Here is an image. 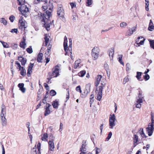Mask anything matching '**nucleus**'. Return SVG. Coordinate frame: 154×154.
<instances>
[{
    "label": "nucleus",
    "instance_id": "obj_1",
    "mask_svg": "<svg viewBox=\"0 0 154 154\" xmlns=\"http://www.w3.org/2000/svg\"><path fill=\"white\" fill-rule=\"evenodd\" d=\"M101 75H98L96 77V81L95 83L96 87V97L97 99L100 101L102 98V93L103 89L105 87L106 83V80L104 79H102Z\"/></svg>",
    "mask_w": 154,
    "mask_h": 154
},
{
    "label": "nucleus",
    "instance_id": "obj_2",
    "mask_svg": "<svg viewBox=\"0 0 154 154\" xmlns=\"http://www.w3.org/2000/svg\"><path fill=\"white\" fill-rule=\"evenodd\" d=\"M51 15V12L48 11H47L44 14V17L45 19L43 18L42 20V22H44V26L45 27L47 31L50 29L51 22L48 20Z\"/></svg>",
    "mask_w": 154,
    "mask_h": 154
},
{
    "label": "nucleus",
    "instance_id": "obj_3",
    "mask_svg": "<svg viewBox=\"0 0 154 154\" xmlns=\"http://www.w3.org/2000/svg\"><path fill=\"white\" fill-rule=\"evenodd\" d=\"M151 123H149L148 127L146 128V131L149 136H151L153 132L154 126V113H151Z\"/></svg>",
    "mask_w": 154,
    "mask_h": 154
},
{
    "label": "nucleus",
    "instance_id": "obj_4",
    "mask_svg": "<svg viewBox=\"0 0 154 154\" xmlns=\"http://www.w3.org/2000/svg\"><path fill=\"white\" fill-rule=\"evenodd\" d=\"M60 64H58L55 66L52 69V73L49 72L48 74L51 75L53 78L57 77L59 75V71L60 69Z\"/></svg>",
    "mask_w": 154,
    "mask_h": 154
},
{
    "label": "nucleus",
    "instance_id": "obj_5",
    "mask_svg": "<svg viewBox=\"0 0 154 154\" xmlns=\"http://www.w3.org/2000/svg\"><path fill=\"white\" fill-rule=\"evenodd\" d=\"M18 9L23 15L26 17H27V14L29 11V8L26 5H21V6L19 7Z\"/></svg>",
    "mask_w": 154,
    "mask_h": 154
},
{
    "label": "nucleus",
    "instance_id": "obj_6",
    "mask_svg": "<svg viewBox=\"0 0 154 154\" xmlns=\"http://www.w3.org/2000/svg\"><path fill=\"white\" fill-rule=\"evenodd\" d=\"M19 28L20 29L24 30L27 27V23L23 20V17H21L19 19Z\"/></svg>",
    "mask_w": 154,
    "mask_h": 154
},
{
    "label": "nucleus",
    "instance_id": "obj_7",
    "mask_svg": "<svg viewBox=\"0 0 154 154\" xmlns=\"http://www.w3.org/2000/svg\"><path fill=\"white\" fill-rule=\"evenodd\" d=\"M100 52L99 48L97 47H94L92 49L91 55L93 60H96L97 59Z\"/></svg>",
    "mask_w": 154,
    "mask_h": 154
},
{
    "label": "nucleus",
    "instance_id": "obj_8",
    "mask_svg": "<svg viewBox=\"0 0 154 154\" xmlns=\"http://www.w3.org/2000/svg\"><path fill=\"white\" fill-rule=\"evenodd\" d=\"M116 120V116L114 114H110L109 117V126L110 128L112 129L116 125L115 122Z\"/></svg>",
    "mask_w": 154,
    "mask_h": 154
},
{
    "label": "nucleus",
    "instance_id": "obj_9",
    "mask_svg": "<svg viewBox=\"0 0 154 154\" xmlns=\"http://www.w3.org/2000/svg\"><path fill=\"white\" fill-rule=\"evenodd\" d=\"M57 14L59 17H64V13L63 6L61 5H58L57 6Z\"/></svg>",
    "mask_w": 154,
    "mask_h": 154
},
{
    "label": "nucleus",
    "instance_id": "obj_10",
    "mask_svg": "<svg viewBox=\"0 0 154 154\" xmlns=\"http://www.w3.org/2000/svg\"><path fill=\"white\" fill-rule=\"evenodd\" d=\"M139 90V91L138 96L136 98V102L142 103L143 99L144 97V96L142 95V92L140 91V89L139 88L138 89Z\"/></svg>",
    "mask_w": 154,
    "mask_h": 154
},
{
    "label": "nucleus",
    "instance_id": "obj_11",
    "mask_svg": "<svg viewBox=\"0 0 154 154\" xmlns=\"http://www.w3.org/2000/svg\"><path fill=\"white\" fill-rule=\"evenodd\" d=\"M51 106V105L49 103H47L46 104V105L45 106V111L44 113L45 116H46L50 113L51 111L50 110V107Z\"/></svg>",
    "mask_w": 154,
    "mask_h": 154
},
{
    "label": "nucleus",
    "instance_id": "obj_12",
    "mask_svg": "<svg viewBox=\"0 0 154 154\" xmlns=\"http://www.w3.org/2000/svg\"><path fill=\"white\" fill-rule=\"evenodd\" d=\"M49 151H53L55 148L54 143L53 141L49 140L48 142Z\"/></svg>",
    "mask_w": 154,
    "mask_h": 154
},
{
    "label": "nucleus",
    "instance_id": "obj_13",
    "mask_svg": "<svg viewBox=\"0 0 154 154\" xmlns=\"http://www.w3.org/2000/svg\"><path fill=\"white\" fill-rule=\"evenodd\" d=\"M136 29V27H133L129 29L126 33V35L130 36L134 32Z\"/></svg>",
    "mask_w": 154,
    "mask_h": 154
},
{
    "label": "nucleus",
    "instance_id": "obj_14",
    "mask_svg": "<svg viewBox=\"0 0 154 154\" xmlns=\"http://www.w3.org/2000/svg\"><path fill=\"white\" fill-rule=\"evenodd\" d=\"M145 39L142 37H138L137 38L136 40V42L137 44L140 43V45H143L144 44Z\"/></svg>",
    "mask_w": 154,
    "mask_h": 154
},
{
    "label": "nucleus",
    "instance_id": "obj_15",
    "mask_svg": "<svg viewBox=\"0 0 154 154\" xmlns=\"http://www.w3.org/2000/svg\"><path fill=\"white\" fill-rule=\"evenodd\" d=\"M80 63L81 60L80 59L75 61L74 66V69H76L77 68H80L81 66H82V65L80 64Z\"/></svg>",
    "mask_w": 154,
    "mask_h": 154
},
{
    "label": "nucleus",
    "instance_id": "obj_16",
    "mask_svg": "<svg viewBox=\"0 0 154 154\" xmlns=\"http://www.w3.org/2000/svg\"><path fill=\"white\" fill-rule=\"evenodd\" d=\"M148 29L149 31H152L154 30V24L151 20H150Z\"/></svg>",
    "mask_w": 154,
    "mask_h": 154
},
{
    "label": "nucleus",
    "instance_id": "obj_17",
    "mask_svg": "<svg viewBox=\"0 0 154 154\" xmlns=\"http://www.w3.org/2000/svg\"><path fill=\"white\" fill-rule=\"evenodd\" d=\"M43 9L44 10V11H45L46 10L47 8L48 9L50 10H52V9L53 8V6L52 5V3L51 2V1H49V3L48 5V6H47V7L46 6H44L42 7Z\"/></svg>",
    "mask_w": 154,
    "mask_h": 154
},
{
    "label": "nucleus",
    "instance_id": "obj_18",
    "mask_svg": "<svg viewBox=\"0 0 154 154\" xmlns=\"http://www.w3.org/2000/svg\"><path fill=\"white\" fill-rule=\"evenodd\" d=\"M84 143H85L84 140H83L82 141L83 144L81 146V148H80V151L81 152L87 153V149L86 148V145H84Z\"/></svg>",
    "mask_w": 154,
    "mask_h": 154
},
{
    "label": "nucleus",
    "instance_id": "obj_19",
    "mask_svg": "<svg viewBox=\"0 0 154 154\" xmlns=\"http://www.w3.org/2000/svg\"><path fill=\"white\" fill-rule=\"evenodd\" d=\"M5 115H4L3 116L2 115H1V119L2 122V125L3 126H5L7 124V121L5 117Z\"/></svg>",
    "mask_w": 154,
    "mask_h": 154
},
{
    "label": "nucleus",
    "instance_id": "obj_20",
    "mask_svg": "<svg viewBox=\"0 0 154 154\" xmlns=\"http://www.w3.org/2000/svg\"><path fill=\"white\" fill-rule=\"evenodd\" d=\"M114 50L113 48H111L109 50L108 53L109 54V56L110 58V59L112 60L114 54Z\"/></svg>",
    "mask_w": 154,
    "mask_h": 154
},
{
    "label": "nucleus",
    "instance_id": "obj_21",
    "mask_svg": "<svg viewBox=\"0 0 154 154\" xmlns=\"http://www.w3.org/2000/svg\"><path fill=\"white\" fill-rule=\"evenodd\" d=\"M63 46L64 50L66 52V53L65 54V55H68L67 54V51H68V50L67 49V48H68V47L67 46V41H64Z\"/></svg>",
    "mask_w": 154,
    "mask_h": 154
},
{
    "label": "nucleus",
    "instance_id": "obj_22",
    "mask_svg": "<svg viewBox=\"0 0 154 154\" xmlns=\"http://www.w3.org/2000/svg\"><path fill=\"white\" fill-rule=\"evenodd\" d=\"M90 88H91V84L90 83H88V84H87L86 85V90L84 92V93H85L86 95L88 94L89 92H90Z\"/></svg>",
    "mask_w": 154,
    "mask_h": 154
},
{
    "label": "nucleus",
    "instance_id": "obj_23",
    "mask_svg": "<svg viewBox=\"0 0 154 154\" xmlns=\"http://www.w3.org/2000/svg\"><path fill=\"white\" fill-rule=\"evenodd\" d=\"M138 136L136 135L135 134L134 135V144L133 147H135L138 144L137 142L138 141Z\"/></svg>",
    "mask_w": 154,
    "mask_h": 154
},
{
    "label": "nucleus",
    "instance_id": "obj_24",
    "mask_svg": "<svg viewBox=\"0 0 154 154\" xmlns=\"http://www.w3.org/2000/svg\"><path fill=\"white\" fill-rule=\"evenodd\" d=\"M44 39L45 40V42H43V46H46L47 45L49 41V38L48 37L47 35H45Z\"/></svg>",
    "mask_w": 154,
    "mask_h": 154
},
{
    "label": "nucleus",
    "instance_id": "obj_25",
    "mask_svg": "<svg viewBox=\"0 0 154 154\" xmlns=\"http://www.w3.org/2000/svg\"><path fill=\"white\" fill-rule=\"evenodd\" d=\"M6 115L5 107L4 104H2L1 106V112L0 115Z\"/></svg>",
    "mask_w": 154,
    "mask_h": 154
},
{
    "label": "nucleus",
    "instance_id": "obj_26",
    "mask_svg": "<svg viewBox=\"0 0 154 154\" xmlns=\"http://www.w3.org/2000/svg\"><path fill=\"white\" fill-rule=\"evenodd\" d=\"M48 135L47 133H45L42 135L41 140L44 141H48Z\"/></svg>",
    "mask_w": 154,
    "mask_h": 154
},
{
    "label": "nucleus",
    "instance_id": "obj_27",
    "mask_svg": "<svg viewBox=\"0 0 154 154\" xmlns=\"http://www.w3.org/2000/svg\"><path fill=\"white\" fill-rule=\"evenodd\" d=\"M142 74V72H137V75L136 77L137 79L139 81H142L143 80V79H141V76Z\"/></svg>",
    "mask_w": 154,
    "mask_h": 154
},
{
    "label": "nucleus",
    "instance_id": "obj_28",
    "mask_svg": "<svg viewBox=\"0 0 154 154\" xmlns=\"http://www.w3.org/2000/svg\"><path fill=\"white\" fill-rule=\"evenodd\" d=\"M72 43H69V47H68V48H67V49L68 50V51H67V54L69 55L68 54V51H69L70 53V57L72 59Z\"/></svg>",
    "mask_w": 154,
    "mask_h": 154
},
{
    "label": "nucleus",
    "instance_id": "obj_29",
    "mask_svg": "<svg viewBox=\"0 0 154 154\" xmlns=\"http://www.w3.org/2000/svg\"><path fill=\"white\" fill-rule=\"evenodd\" d=\"M43 54L42 53H39L38 56V57L37 59V60L38 62H41L42 60V58Z\"/></svg>",
    "mask_w": 154,
    "mask_h": 154
},
{
    "label": "nucleus",
    "instance_id": "obj_30",
    "mask_svg": "<svg viewBox=\"0 0 154 154\" xmlns=\"http://www.w3.org/2000/svg\"><path fill=\"white\" fill-rule=\"evenodd\" d=\"M122 55H118V60L119 62L121 63V64L124 65V62L122 60Z\"/></svg>",
    "mask_w": 154,
    "mask_h": 154
},
{
    "label": "nucleus",
    "instance_id": "obj_31",
    "mask_svg": "<svg viewBox=\"0 0 154 154\" xmlns=\"http://www.w3.org/2000/svg\"><path fill=\"white\" fill-rule=\"evenodd\" d=\"M25 40L24 39V41L21 42L20 44V46L22 48L25 49V46L26 45V44L25 43Z\"/></svg>",
    "mask_w": 154,
    "mask_h": 154
},
{
    "label": "nucleus",
    "instance_id": "obj_32",
    "mask_svg": "<svg viewBox=\"0 0 154 154\" xmlns=\"http://www.w3.org/2000/svg\"><path fill=\"white\" fill-rule=\"evenodd\" d=\"M52 105L54 108L55 109L57 108L59 105L58 101L56 100L53 101Z\"/></svg>",
    "mask_w": 154,
    "mask_h": 154
},
{
    "label": "nucleus",
    "instance_id": "obj_33",
    "mask_svg": "<svg viewBox=\"0 0 154 154\" xmlns=\"http://www.w3.org/2000/svg\"><path fill=\"white\" fill-rule=\"evenodd\" d=\"M20 70L21 71L20 72V74L24 76L26 75V71L25 69L23 67H22L21 69Z\"/></svg>",
    "mask_w": 154,
    "mask_h": 154
},
{
    "label": "nucleus",
    "instance_id": "obj_34",
    "mask_svg": "<svg viewBox=\"0 0 154 154\" xmlns=\"http://www.w3.org/2000/svg\"><path fill=\"white\" fill-rule=\"evenodd\" d=\"M129 76L127 75L124 79L123 81V84L124 85L127 82L129 81Z\"/></svg>",
    "mask_w": 154,
    "mask_h": 154
},
{
    "label": "nucleus",
    "instance_id": "obj_35",
    "mask_svg": "<svg viewBox=\"0 0 154 154\" xmlns=\"http://www.w3.org/2000/svg\"><path fill=\"white\" fill-rule=\"evenodd\" d=\"M18 47V45L17 44L13 43L11 44L10 47L12 48L14 50H16L17 49Z\"/></svg>",
    "mask_w": 154,
    "mask_h": 154
},
{
    "label": "nucleus",
    "instance_id": "obj_36",
    "mask_svg": "<svg viewBox=\"0 0 154 154\" xmlns=\"http://www.w3.org/2000/svg\"><path fill=\"white\" fill-rule=\"evenodd\" d=\"M0 22L1 23H2L4 25H7V21L4 18H2L0 19Z\"/></svg>",
    "mask_w": 154,
    "mask_h": 154
},
{
    "label": "nucleus",
    "instance_id": "obj_37",
    "mask_svg": "<svg viewBox=\"0 0 154 154\" xmlns=\"http://www.w3.org/2000/svg\"><path fill=\"white\" fill-rule=\"evenodd\" d=\"M86 73V72L85 70L81 71L78 73V75L80 77H83L85 75Z\"/></svg>",
    "mask_w": 154,
    "mask_h": 154
},
{
    "label": "nucleus",
    "instance_id": "obj_38",
    "mask_svg": "<svg viewBox=\"0 0 154 154\" xmlns=\"http://www.w3.org/2000/svg\"><path fill=\"white\" fill-rule=\"evenodd\" d=\"M0 42L2 43V45H3L4 48H8L10 47H9L8 44L7 43L2 41H0Z\"/></svg>",
    "mask_w": 154,
    "mask_h": 154
},
{
    "label": "nucleus",
    "instance_id": "obj_39",
    "mask_svg": "<svg viewBox=\"0 0 154 154\" xmlns=\"http://www.w3.org/2000/svg\"><path fill=\"white\" fill-rule=\"evenodd\" d=\"M150 46L151 48L154 49V40H149Z\"/></svg>",
    "mask_w": 154,
    "mask_h": 154
},
{
    "label": "nucleus",
    "instance_id": "obj_40",
    "mask_svg": "<svg viewBox=\"0 0 154 154\" xmlns=\"http://www.w3.org/2000/svg\"><path fill=\"white\" fill-rule=\"evenodd\" d=\"M55 138V137L52 134H49V140H52L54 141V140Z\"/></svg>",
    "mask_w": 154,
    "mask_h": 154
},
{
    "label": "nucleus",
    "instance_id": "obj_41",
    "mask_svg": "<svg viewBox=\"0 0 154 154\" xmlns=\"http://www.w3.org/2000/svg\"><path fill=\"white\" fill-rule=\"evenodd\" d=\"M31 154H38V152H36V146L32 149Z\"/></svg>",
    "mask_w": 154,
    "mask_h": 154
},
{
    "label": "nucleus",
    "instance_id": "obj_42",
    "mask_svg": "<svg viewBox=\"0 0 154 154\" xmlns=\"http://www.w3.org/2000/svg\"><path fill=\"white\" fill-rule=\"evenodd\" d=\"M17 1L18 2L19 5L21 6L23 5H24L25 0H17Z\"/></svg>",
    "mask_w": 154,
    "mask_h": 154
},
{
    "label": "nucleus",
    "instance_id": "obj_43",
    "mask_svg": "<svg viewBox=\"0 0 154 154\" xmlns=\"http://www.w3.org/2000/svg\"><path fill=\"white\" fill-rule=\"evenodd\" d=\"M53 77H51V75H48V78L47 79V82L49 84V83H51V82H50V81L51 79Z\"/></svg>",
    "mask_w": 154,
    "mask_h": 154
},
{
    "label": "nucleus",
    "instance_id": "obj_44",
    "mask_svg": "<svg viewBox=\"0 0 154 154\" xmlns=\"http://www.w3.org/2000/svg\"><path fill=\"white\" fill-rule=\"evenodd\" d=\"M26 51L29 54L32 53V50L31 46H29L28 48L26 49Z\"/></svg>",
    "mask_w": 154,
    "mask_h": 154
},
{
    "label": "nucleus",
    "instance_id": "obj_45",
    "mask_svg": "<svg viewBox=\"0 0 154 154\" xmlns=\"http://www.w3.org/2000/svg\"><path fill=\"white\" fill-rule=\"evenodd\" d=\"M50 95L53 96H55L56 94V92L54 90H52L50 91Z\"/></svg>",
    "mask_w": 154,
    "mask_h": 154
},
{
    "label": "nucleus",
    "instance_id": "obj_46",
    "mask_svg": "<svg viewBox=\"0 0 154 154\" xmlns=\"http://www.w3.org/2000/svg\"><path fill=\"white\" fill-rule=\"evenodd\" d=\"M32 69L28 67L27 70V75L28 77L30 76V74L32 72Z\"/></svg>",
    "mask_w": 154,
    "mask_h": 154
},
{
    "label": "nucleus",
    "instance_id": "obj_47",
    "mask_svg": "<svg viewBox=\"0 0 154 154\" xmlns=\"http://www.w3.org/2000/svg\"><path fill=\"white\" fill-rule=\"evenodd\" d=\"M40 143H38L37 145V148L38 149V154H41V152H40Z\"/></svg>",
    "mask_w": 154,
    "mask_h": 154
},
{
    "label": "nucleus",
    "instance_id": "obj_48",
    "mask_svg": "<svg viewBox=\"0 0 154 154\" xmlns=\"http://www.w3.org/2000/svg\"><path fill=\"white\" fill-rule=\"evenodd\" d=\"M86 3L87 4V6H89L92 4V0H87Z\"/></svg>",
    "mask_w": 154,
    "mask_h": 154
},
{
    "label": "nucleus",
    "instance_id": "obj_49",
    "mask_svg": "<svg viewBox=\"0 0 154 154\" xmlns=\"http://www.w3.org/2000/svg\"><path fill=\"white\" fill-rule=\"evenodd\" d=\"M112 135V133L111 132H110L108 134V136L106 138V140L108 141L111 137V136Z\"/></svg>",
    "mask_w": 154,
    "mask_h": 154
},
{
    "label": "nucleus",
    "instance_id": "obj_50",
    "mask_svg": "<svg viewBox=\"0 0 154 154\" xmlns=\"http://www.w3.org/2000/svg\"><path fill=\"white\" fill-rule=\"evenodd\" d=\"M127 25V24L125 22L121 23L120 26L121 27H125Z\"/></svg>",
    "mask_w": 154,
    "mask_h": 154
},
{
    "label": "nucleus",
    "instance_id": "obj_51",
    "mask_svg": "<svg viewBox=\"0 0 154 154\" xmlns=\"http://www.w3.org/2000/svg\"><path fill=\"white\" fill-rule=\"evenodd\" d=\"M130 63H128L126 65V71H129L130 70Z\"/></svg>",
    "mask_w": 154,
    "mask_h": 154
},
{
    "label": "nucleus",
    "instance_id": "obj_52",
    "mask_svg": "<svg viewBox=\"0 0 154 154\" xmlns=\"http://www.w3.org/2000/svg\"><path fill=\"white\" fill-rule=\"evenodd\" d=\"M144 79L146 81L148 80L150 78L148 74H145L144 76Z\"/></svg>",
    "mask_w": 154,
    "mask_h": 154
},
{
    "label": "nucleus",
    "instance_id": "obj_53",
    "mask_svg": "<svg viewBox=\"0 0 154 154\" xmlns=\"http://www.w3.org/2000/svg\"><path fill=\"white\" fill-rule=\"evenodd\" d=\"M15 19V17L13 15H11L10 16L9 18V19L10 20V21L13 22Z\"/></svg>",
    "mask_w": 154,
    "mask_h": 154
},
{
    "label": "nucleus",
    "instance_id": "obj_54",
    "mask_svg": "<svg viewBox=\"0 0 154 154\" xmlns=\"http://www.w3.org/2000/svg\"><path fill=\"white\" fill-rule=\"evenodd\" d=\"M26 62V60L24 59L21 62V64L22 66H24Z\"/></svg>",
    "mask_w": 154,
    "mask_h": 154
},
{
    "label": "nucleus",
    "instance_id": "obj_55",
    "mask_svg": "<svg viewBox=\"0 0 154 154\" xmlns=\"http://www.w3.org/2000/svg\"><path fill=\"white\" fill-rule=\"evenodd\" d=\"M76 90L77 91H79L80 93L82 92V91L81 89V87L79 85L77 86L76 87Z\"/></svg>",
    "mask_w": 154,
    "mask_h": 154
},
{
    "label": "nucleus",
    "instance_id": "obj_56",
    "mask_svg": "<svg viewBox=\"0 0 154 154\" xmlns=\"http://www.w3.org/2000/svg\"><path fill=\"white\" fill-rule=\"evenodd\" d=\"M95 150L96 151V154H98V153L100 152V149L97 147H96L95 149Z\"/></svg>",
    "mask_w": 154,
    "mask_h": 154
},
{
    "label": "nucleus",
    "instance_id": "obj_57",
    "mask_svg": "<svg viewBox=\"0 0 154 154\" xmlns=\"http://www.w3.org/2000/svg\"><path fill=\"white\" fill-rule=\"evenodd\" d=\"M141 103H136V106L137 108H140L141 107Z\"/></svg>",
    "mask_w": 154,
    "mask_h": 154
},
{
    "label": "nucleus",
    "instance_id": "obj_58",
    "mask_svg": "<svg viewBox=\"0 0 154 154\" xmlns=\"http://www.w3.org/2000/svg\"><path fill=\"white\" fill-rule=\"evenodd\" d=\"M15 64L17 65V67H19V70H21L22 67L21 66L20 63L18 62H16L15 63Z\"/></svg>",
    "mask_w": 154,
    "mask_h": 154
},
{
    "label": "nucleus",
    "instance_id": "obj_59",
    "mask_svg": "<svg viewBox=\"0 0 154 154\" xmlns=\"http://www.w3.org/2000/svg\"><path fill=\"white\" fill-rule=\"evenodd\" d=\"M24 84L23 83H19L18 85V87L20 88V89L21 88H23V87H24Z\"/></svg>",
    "mask_w": 154,
    "mask_h": 154
},
{
    "label": "nucleus",
    "instance_id": "obj_60",
    "mask_svg": "<svg viewBox=\"0 0 154 154\" xmlns=\"http://www.w3.org/2000/svg\"><path fill=\"white\" fill-rule=\"evenodd\" d=\"M11 32L12 33H17V29H12L11 30Z\"/></svg>",
    "mask_w": 154,
    "mask_h": 154
},
{
    "label": "nucleus",
    "instance_id": "obj_61",
    "mask_svg": "<svg viewBox=\"0 0 154 154\" xmlns=\"http://www.w3.org/2000/svg\"><path fill=\"white\" fill-rule=\"evenodd\" d=\"M140 134L142 136H144L145 137H146V136L143 132V129H142V131L141 132H140Z\"/></svg>",
    "mask_w": 154,
    "mask_h": 154
},
{
    "label": "nucleus",
    "instance_id": "obj_62",
    "mask_svg": "<svg viewBox=\"0 0 154 154\" xmlns=\"http://www.w3.org/2000/svg\"><path fill=\"white\" fill-rule=\"evenodd\" d=\"M20 90L23 93H24L26 91V88L23 87V88H21L20 89Z\"/></svg>",
    "mask_w": 154,
    "mask_h": 154
},
{
    "label": "nucleus",
    "instance_id": "obj_63",
    "mask_svg": "<svg viewBox=\"0 0 154 154\" xmlns=\"http://www.w3.org/2000/svg\"><path fill=\"white\" fill-rule=\"evenodd\" d=\"M63 124L62 123H60V129L59 130L60 132H61V131L63 129Z\"/></svg>",
    "mask_w": 154,
    "mask_h": 154
},
{
    "label": "nucleus",
    "instance_id": "obj_64",
    "mask_svg": "<svg viewBox=\"0 0 154 154\" xmlns=\"http://www.w3.org/2000/svg\"><path fill=\"white\" fill-rule=\"evenodd\" d=\"M2 154H5V149L4 147V146L3 145H2Z\"/></svg>",
    "mask_w": 154,
    "mask_h": 154
}]
</instances>
